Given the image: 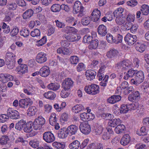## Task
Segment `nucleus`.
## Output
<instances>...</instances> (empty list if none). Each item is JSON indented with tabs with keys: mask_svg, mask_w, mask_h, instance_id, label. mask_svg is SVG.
<instances>
[{
	"mask_svg": "<svg viewBox=\"0 0 149 149\" xmlns=\"http://www.w3.org/2000/svg\"><path fill=\"white\" fill-rule=\"evenodd\" d=\"M37 119L36 118L33 121V124L32 122L29 121L26 124L23 129L24 132L26 133H29L32 132V136L36 135L37 133Z\"/></svg>",
	"mask_w": 149,
	"mask_h": 149,
	"instance_id": "nucleus-1",
	"label": "nucleus"
},
{
	"mask_svg": "<svg viewBox=\"0 0 149 149\" xmlns=\"http://www.w3.org/2000/svg\"><path fill=\"white\" fill-rule=\"evenodd\" d=\"M15 55L12 52H8L6 53L5 57L6 64L7 67L10 69H12L14 67L15 63Z\"/></svg>",
	"mask_w": 149,
	"mask_h": 149,
	"instance_id": "nucleus-2",
	"label": "nucleus"
},
{
	"mask_svg": "<svg viewBox=\"0 0 149 149\" xmlns=\"http://www.w3.org/2000/svg\"><path fill=\"white\" fill-rule=\"evenodd\" d=\"M144 78L143 72L141 71H139L136 72L134 77L130 79L131 84L138 86L143 81Z\"/></svg>",
	"mask_w": 149,
	"mask_h": 149,
	"instance_id": "nucleus-3",
	"label": "nucleus"
},
{
	"mask_svg": "<svg viewBox=\"0 0 149 149\" xmlns=\"http://www.w3.org/2000/svg\"><path fill=\"white\" fill-rule=\"evenodd\" d=\"M132 67V63L128 60H125L120 61L115 65V68L116 69H119L121 67L122 69L124 70H127L131 68Z\"/></svg>",
	"mask_w": 149,
	"mask_h": 149,
	"instance_id": "nucleus-4",
	"label": "nucleus"
},
{
	"mask_svg": "<svg viewBox=\"0 0 149 149\" xmlns=\"http://www.w3.org/2000/svg\"><path fill=\"white\" fill-rule=\"evenodd\" d=\"M84 90L88 94L95 95L99 92V86L92 84L91 85L86 86L84 88Z\"/></svg>",
	"mask_w": 149,
	"mask_h": 149,
	"instance_id": "nucleus-5",
	"label": "nucleus"
},
{
	"mask_svg": "<svg viewBox=\"0 0 149 149\" xmlns=\"http://www.w3.org/2000/svg\"><path fill=\"white\" fill-rule=\"evenodd\" d=\"M79 129L81 132L85 134H88L91 131L90 126L88 122L81 123L79 125Z\"/></svg>",
	"mask_w": 149,
	"mask_h": 149,
	"instance_id": "nucleus-6",
	"label": "nucleus"
},
{
	"mask_svg": "<svg viewBox=\"0 0 149 149\" xmlns=\"http://www.w3.org/2000/svg\"><path fill=\"white\" fill-rule=\"evenodd\" d=\"M9 118L13 119H17L20 118L19 112L17 110L12 108H9L7 111Z\"/></svg>",
	"mask_w": 149,
	"mask_h": 149,
	"instance_id": "nucleus-7",
	"label": "nucleus"
},
{
	"mask_svg": "<svg viewBox=\"0 0 149 149\" xmlns=\"http://www.w3.org/2000/svg\"><path fill=\"white\" fill-rule=\"evenodd\" d=\"M74 82L70 78H66L62 82V87L65 90H69L73 85Z\"/></svg>",
	"mask_w": 149,
	"mask_h": 149,
	"instance_id": "nucleus-8",
	"label": "nucleus"
},
{
	"mask_svg": "<svg viewBox=\"0 0 149 149\" xmlns=\"http://www.w3.org/2000/svg\"><path fill=\"white\" fill-rule=\"evenodd\" d=\"M43 137L44 141L48 143L52 142L55 139L54 135L51 132H45L43 134Z\"/></svg>",
	"mask_w": 149,
	"mask_h": 149,
	"instance_id": "nucleus-9",
	"label": "nucleus"
},
{
	"mask_svg": "<svg viewBox=\"0 0 149 149\" xmlns=\"http://www.w3.org/2000/svg\"><path fill=\"white\" fill-rule=\"evenodd\" d=\"M125 40L130 45L134 44L137 40V37L136 35H132L130 33L127 34L125 38Z\"/></svg>",
	"mask_w": 149,
	"mask_h": 149,
	"instance_id": "nucleus-10",
	"label": "nucleus"
},
{
	"mask_svg": "<svg viewBox=\"0 0 149 149\" xmlns=\"http://www.w3.org/2000/svg\"><path fill=\"white\" fill-rule=\"evenodd\" d=\"M33 102L30 98H26L20 100L19 102V106L24 109L27 108L29 105H31Z\"/></svg>",
	"mask_w": 149,
	"mask_h": 149,
	"instance_id": "nucleus-11",
	"label": "nucleus"
},
{
	"mask_svg": "<svg viewBox=\"0 0 149 149\" xmlns=\"http://www.w3.org/2000/svg\"><path fill=\"white\" fill-rule=\"evenodd\" d=\"M38 72L41 76L46 77L49 75L50 70L49 68L46 66L42 67Z\"/></svg>",
	"mask_w": 149,
	"mask_h": 149,
	"instance_id": "nucleus-12",
	"label": "nucleus"
},
{
	"mask_svg": "<svg viewBox=\"0 0 149 149\" xmlns=\"http://www.w3.org/2000/svg\"><path fill=\"white\" fill-rule=\"evenodd\" d=\"M18 74H22L28 72V67L26 65L22 64L17 67L16 70Z\"/></svg>",
	"mask_w": 149,
	"mask_h": 149,
	"instance_id": "nucleus-13",
	"label": "nucleus"
},
{
	"mask_svg": "<svg viewBox=\"0 0 149 149\" xmlns=\"http://www.w3.org/2000/svg\"><path fill=\"white\" fill-rule=\"evenodd\" d=\"M78 130V127L75 125H71L66 129V130L70 135L75 134Z\"/></svg>",
	"mask_w": 149,
	"mask_h": 149,
	"instance_id": "nucleus-14",
	"label": "nucleus"
},
{
	"mask_svg": "<svg viewBox=\"0 0 149 149\" xmlns=\"http://www.w3.org/2000/svg\"><path fill=\"white\" fill-rule=\"evenodd\" d=\"M91 20L94 22H97L99 19L101 15L100 11L97 9H95L91 14Z\"/></svg>",
	"mask_w": 149,
	"mask_h": 149,
	"instance_id": "nucleus-15",
	"label": "nucleus"
},
{
	"mask_svg": "<svg viewBox=\"0 0 149 149\" xmlns=\"http://www.w3.org/2000/svg\"><path fill=\"white\" fill-rule=\"evenodd\" d=\"M97 31L98 34L101 36H104L107 32L106 27L103 24H101L98 26Z\"/></svg>",
	"mask_w": 149,
	"mask_h": 149,
	"instance_id": "nucleus-16",
	"label": "nucleus"
},
{
	"mask_svg": "<svg viewBox=\"0 0 149 149\" xmlns=\"http://www.w3.org/2000/svg\"><path fill=\"white\" fill-rule=\"evenodd\" d=\"M96 73V72L94 70H89L86 71L85 75L87 79L91 81L95 78Z\"/></svg>",
	"mask_w": 149,
	"mask_h": 149,
	"instance_id": "nucleus-17",
	"label": "nucleus"
},
{
	"mask_svg": "<svg viewBox=\"0 0 149 149\" xmlns=\"http://www.w3.org/2000/svg\"><path fill=\"white\" fill-rule=\"evenodd\" d=\"M131 140V137L129 134H124L122 138L120 141V143L121 145L125 146L129 143Z\"/></svg>",
	"mask_w": 149,
	"mask_h": 149,
	"instance_id": "nucleus-18",
	"label": "nucleus"
},
{
	"mask_svg": "<svg viewBox=\"0 0 149 149\" xmlns=\"http://www.w3.org/2000/svg\"><path fill=\"white\" fill-rule=\"evenodd\" d=\"M26 123V120L22 119L18 121L16 124L15 128L16 129L20 131L24 128Z\"/></svg>",
	"mask_w": 149,
	"mask_h": 149,
	"instance_id": "nucleus-19",
	"label": "nucleus"
},
{
	"mask_svg": "<svg viewBox=\"0 0 149 149\" xmlns=\"http://www.w3.org/2000/svg\"><path fill=\"white\" fill-rule=\"evenodd\" d=\"M121 98V97L119 95H113L109 97L107 101L110 103L113 104L120 100Z\"/></svg>",
	"mask_w": 149,
	"mask_h": 149,
	"instance_id": "nucleus-20",
	"label": "nucleus"
},
{
	"mask_svg": "<svg viewBox=\"0 0 149 149\" xmlns=\"http://www.w3.org/2000/svg\"><path fill=\"white\" fill-rule=\"evenodd\" d=\"M136 49L137 51L141 52H143L145 50L146 46L141 42H137L135 44Z\"/></svg>",
	"mask_w": 149,
	"mask_h": 149,
	"instance_id": "nucleus-21",
	"label": "nucleus"
},
{
	"mask_svg": "<svg viewBox=\"0 0 149 149\" xmlns=\"http://www.w3.org/2000/svg\"><path fill=\"white\" fill-rule=\"evenodd\" d=\"M118 53V51L114 48L110 49L106 54V56L109 58H113L116 56Z\"/></svg>",
	"mask_w": 149,
	"mask_h": 149,
	"instance_id": "nucleus-22",
	"label": "nucleus"
},
{
	"mask_svg": "<svg viewBox=\"0 0 149 149\" xmlns=\"http://www.w3.org/2000/svg\"><path fill=\"white\" fill-rule=\"evenodd\" d=\"M46 54L44 53L41 52L38 54V63H42L46 62L47 58Z\"/></svg>",
	"mask_w": 149,
	"mask_h": 149,
	"instance_id": "nucleus-23",
	"label": "nucleus"
},
{
	"mask_svg": "<svg viewBox=\"0 0 149 149\" xmlns=\"http://www.w3.org/2000/svg\"><path fill=\"white\" fill-rule=\"evenodd\" d=\"M81 9H84V8L81 6V2L79 1H76L74 5V10L76 13H78V12Z\"/></svg>",
	"mask_w": 149,
	"mask_h": 149,
	"instance_id": "nucleus-24",
	"label": "nucleus"
},
{
	"mask_svg": "<svg viewBox=\"0 0 149 149\" xmlns=\"http://www.w3.org/2000/svg\"><path fill=\"white\" fill-rule=\"evenodd\" d=\"M69 135L66 129L65 130L61 129L58 132V136L60 139H64L66 138Z\"/></svg>",
	"mask_w": 149,
	"mask_h": 149,
	"instance_id": "nucleus-25",
	"label": "nucleus"
},
{
	"mask_svg": "<svg viewBox=\"0 0 149 149\" xmlns=\"http://www.w3.org/2000/svg\"><path fill=\"white\" fill-rule=\"evenodd\" d=\"M132 93L130 94L128 97V99L130 101L134 102L136 100H138L139 96V92L136 91H135Z\"/></svg>",
	"mask_w": 149,
	"mask_h": 149,
	"instance_id": "nucleus-26",
	"label": "nucleus"
},
{
	"mask_svg": "<svg viewBox=\"0 0 149 149\" xmlns=\"http://www.w3.org/2000/svg\"><path fill=\"white\" fill-rule=\"evenodd\" d=\"M33 11L32 9H30L27 10L23 13V18L25 19H29L33 15Z\"/></svg>",
	"mask_w": 149,
	"mask_h": 149,
	"instance_id": "nucleus-27",
	"label": "nucleus"
},
{
	"mask_svg": "<svg viewBox=\"0 0 149 149\" xmlns=\"http://www.w3.org/2000/svg\"><path fill=\"white\" fill-rule=\"evenodd\" d=\"M126 128L125 126L123 124H120L118 125L115 128V132L117 134H120L125 130Z\"/></svg>",
	"mask_w": 149,
	"mask_h": 149,
	"instance_id": "nucleus-28",
	"label": "nucleus"
},
{
	"mask_svg": "<svg viewBox=\"0 0 149 149\" xmlns=\"http://www.w3.org/2000/svg\"><path fill=\"white\" fill-rule=\"evenodd\" d=\"M121 123V120L118 118H116L111 120L108 123L109 125L113 128H114L117 125H118Z\"/></svg>",
	"mask_w": 149,
	"mask_h": 149,
	"instance_id": "nucleus-29",
	"label": "nucleus"
},
{
	"mask_svg": "<svg viewBox=\"0 0 149 149\" xmlns=\"http://www.w3.org/2000/svg\"><path fill=\"white\" fill-rule=\"evenodd\" d=\"M84 107L81 104H77L73 107L72 108V111L75 113H77L81 111L84 110Z\"/></svg>",
	"mask_w": 149,
	"mask_h": 149,
	"instance_id": "nucleus-30",
	"label": "nucleus"
},
{
	"mask_svg": "<svg viewBox=\"0 0 149 149\" xmlns=\"http://www.w3.org/2000/svg\"><path fill=\"white\" fill-rule=\"evenodd\" d=\"M136 71L132 69H129V70L127 72V73L124 77V79L125 80H127L129 77H133V76L135 74Z\"/></svg>",
	"mask_w": 149,
	"mask_h": 149,
	"instance_id": "nucleus-31",
	"label": "nucleus"
},
{
	"mask_svg": "<svg viewBox=\"0 0 149 149\" xmlns=\"http://www.w3.org/2000/svg\"><path fill=\"white\" fill-rule=\"evenodd\" d=\"M59 84L57 83H51L47 86V88L53 91H56L60 88Z\"/></svg>",
	"mask_w": 149,
	"mask_h": 149,
	"instance_id": "nucleus-32",
	"label": "nucleus"
},
{
	"mask_svg": "<svg viewBox=\"0 0 149 149\" xmlns=\"http://www.w3.org/2000/svg\"><path fill=\"white\" fill-rule=\"evenodd\" d=\"M80 142L76 140L72 142L69 145V147L70 149H78L80 147Z\"/></svg>",
	"mask_w": 149,
	"mask_h": 149,
	"instance_id": "nucleus-33",
	"label": "nucleus"
},
{
	"mask_svg": "<svg viewBox=\"0 0 149 149\" xmlns=\"http://www.w3.org/2000/svg\"><path fill=\"white\" fill-rule=\"evenodd\" d=\"M37 111V109L36 107L34 106H32L29 107L28 110V114L29 116L34 115Z\"/></svg>",
	"mask_w": 149,
	"mask_h": 149,
	"instance_id": "nucleus-34",
	"label": "nucleus"
},
{
	"mask_svg": "<svg viewBox=\"0 0 149 149\" xmlns=\"http://www.w3.org/2000/svg\"><path fill=\"white\" fill-rule=\"evenodd\" d=\"M140 10L143 15H147L149 13V7L147 5L143 4L141 6Z\"/></svg>",
	"mask_w": 149,
	"mask_h": 149,
	"instance_id": "nucleus-35",
	"label": "nucleus"
},
{
	"mask_svg": "<svg viewBox=\"0 0 149 149\" xmlns=\"http://www.w3.org/2000/svg\"><path fill=\"white\" fill-rule=\"evenodd\" d=\"M98 43L99 41L97 40L94 39L91 42H90L88 46L89 49L91 50L95 49L98 45Z\"/></svg>",
	"mask_w": 149,
	"mask_h": 149,
	"instance_id": "nucleus-36",
	"label": "nucleus"
},
{
	"mask_svg": "<svg viewBox=\"0 0 149 149\" xmlns=\"http://www.w3.org/2000/svg\"><path fill=\"white\" fill-rule=\"evenodd\" d=\"M61 5L59 4H54L51 6V11L53 12H58L61 9Z\"/></svg>",
	"mask_w": 149,
	"mask_h": 149,
	"instance_id": "nucleus-37",
	"label": "nucleus"
},
{
	"mask_svg": "<svg viewBox=\"0 0 149 149\" xmlns=\"http://www.w3.org/2000/svg\"><path fill=\"white\" fill-rule=\"evenodd\" d=\"M44 96L47 98L51 100L54 99L56 97L55 94L53 92L48 91L44 94Z\"/></svg>",
	"mask_w": 149,
	"mask_h": 149,
	"instance_id": "nucleus-38",
	"label": "nucleus"
},
{
	"mask_svg": "<svg viewBox=\"0 0 149 149\" xmlns=\"http://www.w3.org/2000/svg\"><path fill=\"white\" fill-rule=\"evenodd\" d=\"M7 8L9 10H15L17 7V4L15 2H10L7 5Z\"/></svg>",
	"mask_w": 149,
	"mask_h": 149,
	"instance_id": "nucleus-39",
	"label": "nucleus"
},
{
	"mask_svg": "<svg viewBox=\"0 0 149 149\" xmlns=\"http://www.w3.org/2000/svg\"><path fill=\"white\" fill-rule=\"evenodd\" d=\"M66 21L67 23L69 24H72L73 23L72 26H75L76 24L77 21L72 16L68 17L66 18Z\"/></svg>",
	"mask_w": 149,
	"mask_h": 149,
	"instance_id": "nucleus-40",
	"label": "nucleus"
},
{
	"mask_svg": "<svg viewBox=\"0 0 149 149\" xmlns=\"http://www.w3.org/2000/svg\"><path fill=\"white\" fill-rule=\"evenodd\" d=\"M91 18L88 16L83 17L81 20V24L83 25H88L90 22Z\"/></svg>",
	"mask_w": 149,
	"mask_h": 149,
	"instance_id": "nucleus-41",
	"label": "nucleus"
},
{
	"mask_svg": "<svg viewBox=\"0 0 149 149\" xmlns=\"http://www.w3.org/2000/svg\"><path fill=\"white\" fill-rule=\"evenodd\" d=\"M38 129L40 130L42 126L45 123V120L44 118L41 116L38 117Z\"/></svg>",
	"mask_w": 149,
	"mask_h": 149,
	"instance_id": "nucleus-42",
	"label": "nucleus"
},
{
	"mask_svg": "<svg viewBox=\"0 0 149 149\" xmlns=\"http://www.w3.org/2000/svg\"><path fill=\"white\" fill-rule=\"evenodd\" d=\"M79 61V58L76 56H72L70 58V62L72 64L76 65Z\"/></svg>",
	"mask_w": 149,
	"mask_h": 149,
	"instance_id": "nucleus-43",
	"label": "nucleus"
},
{
	"mask_svg": "<svg viewBox=\"0 0 149 149\" xmlns=\"http://www.w3.org/2000/svg\"><path fill=\"white\" fill-rule=\"evenodd\" d=\"M9 139L8 136L6 135L3 136L0 139V143L3 145L6 144Z\"/></svg>",
	"mask_w": 149,
	"mask_h": 149,
	"instance_id": "nucleus-44",
	"label": "nucleus"
},
{
	"mask_svg": "<svg viewBox=\"0 0 149 149\" xmlns=\"http://www.w3.org/2000/svg\"><path fill=\"white\" fill-rule=\"evenodd\" d=\"M52 145L55 148L57 149H63L65 147V146L64 144L57 142L53 143Z\"/></svg>",
	"mask_w": 149,
	"mask_h": 149,
	"instance_id": "nucleus-45",
	"label": "nucleus"
},
{
	"mask_svg": "<svg viewBox=\"0 0 149 149\" xmlns=\"http://www.w3.org/2000/svg\"><path fill=\"white\" fill-rule=\"evenodd\" d=\"M107 41L109 43H112L116 42V39L110 34H108L106 36Z\"/></svg>",
	"mask_w": 149,
	"mask_h": 149,
	"instance_id": "nucleus-46",
	"label": "nucleus"
},
{
	"mask_svg": "<svg viewBox=\"0 0 149 149\" xmlns=\"http://www.w3.org/2000/svg\"><path fill=\"white\" fill-rule=\"evenodd\" d=\"M136 134L139 135L145 136L147 134V132H146V128L145 127L143 126L140 129V131H137Z\"/></svg>",
	"mask_w": 149,
	"mask_h": 149,
	"instance_id": "nucleus-47",
	"label": "nucleus"
},
{
	"mask_svg": "<svg viewBox=\"0 0 149 149\" xmlns=\"http://www.w3.org/2000/svg\"><path fill=\"white\" fill-rule=\"evenodd\" d=\"M93 40V37L91 36H88L87 35H86L83 38V41L84 42L88 43H90Z\"/></svg>",
	"mask_w": 149,
	"mask_h": 149,
	"instance_id": "nucleus-48",
	"label": "nucleus"
},
{
	"mask_svg": "<svg viewBox=\"0 0 149 149\" xmlns=\"http://www.w3.org/2000/svg\"><path fill=\"white\" fill-rule=\"evenodd\" d=\"M128 109L129 110H134L138 108L139 105L138 103H132L129 104H127Z\"/></svg>",
	"mask_w": 149,
	"mask_h": 149,
	"instance_id": "nucleus-49",
	"label": "nucleus"
},
{
	"mask_svg": "<svg viewBox=\"0 0 149 149\" xmlns=\"http://www.w3.org/2000/svg\"><path fill=\"white\" fill-rule=\"evenodd\" d=\"M101 117L104 119L110 120L113 118V116L109 113H103L101 114Z\"/></svg>",
	"mask_w": 149,
	"mask_h": 149,
	"instance_id": "nucleus-50",
	"label": "nucleus"
},
{
	"mask_svg": "<svg viewBox=\"0 0 149 149\" xmlns=\"http://www.w3.org/2000/svg\"><path fill=\"white\" fill-rule=\"evenodd\" d=\"M19 31V29L16 26H13V29L10 33V35L12 36H16L18 33Z\"/></svg>",
	"mask_w": 149,
	"mask_h": 149,
	"instance_id": "nucleus-51",
	"label": "nucleus"
},
{
	"mask_svg": "<svg viewBox=\"0 0 149 149\" xmlns=\"http://www.w3.org/2000/svg\"><path fill=\"white\" fill-rule=\"evenodd\" d=\"M20 34L24 37H27L29 35V31L27 29H23L20 32Z\"/></svg>",
	"mask_w": 149,
	"mask_h": 149,
	"instance_id": "nucleus-52",
	"label": "nucleus"
},
{
	"mask_svg": "<svg viewBox=\"0 0 149 149\" xmlns=\"http://www.w3.org/2000/svg\"><path fill=\"white\" fill-rule=\"evenodd\" d=\"M127 104H122L120 107V111L121 113H127L129 110L127 108Z\"/></svg>",
	"mask_w": 149,
	"mask_h": 149,
	"instance_id": "nucleus-53",
	"label": "nucleus"
},
{
	"mask_svg": "<svg viewBox=\"0 0 149 149\" xmlns=\"http://www.w3.org/2000/svg\"><path fill=\"white\" fill-rule=\"evenodd\" d=\"M123 12L124 9L123 8H119L114 11V13L116 14V15L123 17L124 16L122 13Z\"/></svg>",
	"mask_w": 149,
	"mask_h": 149,
	"instance_id": "nucleus-54",
	"label": "nucleus"
},
{
	"mask_svg": "<svg viewBox=\"0 0 149 149\" xmlns=\"http://www.w3.org/2000/svg\"><path fill=\"white\" fill-rule=\"evenodd\" d=\"M9 118L8 114H3L0 115V122L4 123Z\"/></svg>",
	"mask_w": 149,
	"mask_h": 149,
	"instance_id": "nucleus-55",
	"label": "nucleus"
},
{
	"mask_svg": "<svg viewBox=\"0 0 149 149\" xmlns=\"http://www.w3.org/2000/svg\"><path fill=\"white\" fill-rule=\"evenodd\" d=\"M37 30V29H34V31H32L31 33V35L32 37L31 39L35 41L36 43H37V33H36V31Z\"/></svg>",
	"mask_w": 149,
	"mask_h": 149,
	"instance_id": "nucleus-56",
	"label": "nucleus"
},
{
	"mask_svg": "<svg viewBox=\"0 0 149 149\" xmlns=\"http://www.w3.org/2000/svg\"><path fill=\"white\" fill-rule=\"evenodd\" d=\"M132 25L131 22L129 21L123 24L125 30H128L130 29Z\"/></svg>",
	"mask_w": 149,
	"mask_h": 149,
	"instance_id": "nucleus-57",
	"label": "nucleus"
},
{
	"mask_svg": "<svg viewBox=\"0 0 149 149\" xmlns=\"http://www.w3.org/2000/svg\"><path fill=\"white\" fill-rule=\"evenodd\" d=\"M63 38H65L67 40L73 42L74 36L73 34H65L63 36Z\"/></svg>",
	"mask_w": 149,
	"mask_h": 149,
	"instance_id": "nucleus-58",
	"label": "nucleus"
},
{
	"mask_svg": "<svg viewBox=\"0 0 149 149\" xmlns=\"http://www.w3.org/2000/svg\"><path fill=\"white\" fill-rule=\"evenodd\" d=\"M116 22L117 24L120 25L124 24L125 20L121 17H117L116 19Z\"/></svg>",
	"mask_w": 149,
	"mask_h": 149,
	"instance_id": "nucleus-59",
	"label": "nucleus"
},
{
	"mask_svg": "<svg viewBox=\"0 0 149 149\" xmlns=\"http://www.w3.org/2000/svg\"><path fill=\"white\" fill-rule=\"evenodd\" d=\"M95 132L97 135H100L102 132L103 128L101 126H100L95 129Z\"/></svg>",
	"mask_w": 149,
	"mask_h": 149,
	"instance_id": "nucleus-60",
	"label": "nucleus"
},
{
	"mask_svg": "<svg viewBox=\"0 0 149 149\" xmlns=\"http://www.w3.org/2000/svg\"><path fill=\"white\" fill-rule=\"evenodd\" d=\"M69 117L68 114L66 113H63L60 116V120L61 121H66Z\"/></svg>",
	"mask_w": 149,
	"mask_h": 149,
	"instance_id": "nucleus-61",
	"label": "nucleus"
},
{
	"mask_svg": "<svg viewBox=\"0 0 149 149\" xmlns=\"http://www.w3.org/2000/svg\"><path fill=\"white\" fill-rule=\"evenodd\" d=\"M109 78L108 76L107 75H105L102 81L100 83V85L103 87L107 85V82L108 81V79Z\"/></svg>",
	"mask_w": 149,
	"mask_h": 149,
	"instance_id": "nucleus-62",
	"label": "nucleus"
},
{
	"mask_svg": "<svg viewBox=\"0 0 149 149\" xmlns=\"http://www.w3.org/2000/svg\"><path fill=\"white\" fill-rule=\"evenodd\" d=\"M72 51L71 49L70 48H63V54L65 55H70L72 53Z\"/></svg>",
	"mask_w": 149,
	"mask_h": 149,
	"instance_id": "nucleus-63",
	"label": "nucleus"
},
{
	"mask_svg": "<svg viewBox=\"0 0 149 149\" xmlns=\"http://www.w3.org/2000/svg\"><path fill=\"white\" fill-rule=\"evenodd\" d=\"M15 2L19 6L23 7L26 5L24 0H15Z\"/></svg>",
	"mask_w": 149,
	"mask_h": 149,
	"instance_id": "nucleus-64",
	"label": "nucleus"
}]
</instances>
